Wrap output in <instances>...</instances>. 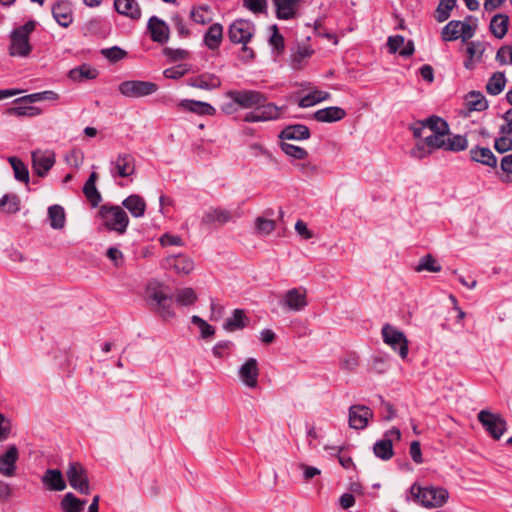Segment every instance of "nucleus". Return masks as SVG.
Masks as SVG:
<instances>
[{
	"label": "nucleus",
	"instance_id": "obj_24",
	"mask_svg": "<svg viewBox=\"0 0 512 512\" xmlns=\"http://www.w3.org/2000/svg\"><path fill=\"white\" fill-rule=\"evenodd\" d=\"M233 219V215L229 210L222 208H210L205 211L201 223L204 225H211L218 223L223 225Z\"/></svg>",
	"mask_w": 512,
	"mask_h": 512
},
{
	"label": "nucleus",
	"instance_id": "obj_43",
	"mask_svg": "<svg viewBox=\"0 0 512 512\" xmlns=\"http://www.w3.org/2000/svg\"><path fill=\"white\" fill-rule=\"evenodd\" d=\"M245 319L246 316L244 311L241 309H235L232 316L227 318L224 322V329L230 332L243 329L246 326L244 322Z\"/></svg>",
	"mask_w": 512,
	"mask_h": 512
},
{
	"label": "nucleus",
	"instance_id": "obj_5",
	"mask_svg": "<svg viewBox=\"0 0 512 512\" xmlns=\"http://www.w3.org/2000/svg\"><path fill=\"white\" fill-rule=\"evenodd\" d=\"M385 344L398 353L401 359H406L409 352V342L405 334L390 324H385L381 330Z\"/></svg>",
	"mask_w": 512,
	"mask_h": 512
},
{
	"label": "nucleus",
	"instance_id": "obj_50",
	"mask_svg": "<svg viewBox=\"0 0 512 512\" xmlns=\"http://www.w3.org/2000/svg\"><path fill=\"white\" fill-rule=\"evenodd\" d=\"M281 150L290 158L295 160H305L308 157V152L299 146L282 142L280 144Z\"/></svg>",
	"mask_w": 512,
	"mask_h": 512
},
{
	"label": "nucleus",
	"instance_id": "obj_57",
	"mask_svg": "<svg viewBox=\"0 0 512 512\" xmlns=\"http://www.w3.org/2000/svg\"><path fill=\"white\" fill-rule=\"evenodd\" d=\"M273 33L269 38V44L277 51H283L284 49V38L279 33L278 27L276 25H273L271 27Z\"/></svg>",
	"mask_w": 512,
	"mask_h": 512
},
{
	"label": "nucleus",
	"instance_id": "obj_38",
	"mask_svg": "<svg viewBox=\"0 0 512 512\" xmlns=\"http://www.w3.org/2000/svg\"><path fill=\"white\" fill-rule=\"evenodd\" d=\"M20 198L14 193H8L0 198V210L7 214H15L20 210Z\"/></svg>",
	"mask_w": 512,
	"mask_h": 512
},
{
	"label": "nucleus",
	"instance_id": "obj_48",
	"mask_svg": "<svg viewBox=\"0 0 512 512\" xmlns=\"http://www.w3.org/2000/svg\"><path fill=\"white\" fill-rule=\"evenodd\" d=\"M460 21L459 20H451L448 22L441 31V38L443 41H455L460 38L461 33L459 30Z\"/></svg>",
	"mask_w": 512,
	"mask_h": 512
},
{
	"label": "nucleus",
	"instance_id": "obj_23",
	"mask_svg": "<svg viewBox=\"0 0 512 512\" xmlns=\"http://www.w3.org/2000/svg\"><path fill=\"white\" fill-rule=\"evenodd\" d=\"M301 0H277L274 2L278 19L290 20L296 16Z\"/></svg>",
	"mask_w": 512,
	"mask_h": 512
},
{
	"label": "nucleus",
	"instance_id": "obj_17",
	"mask_svg": "<svg viewBox=\"0 0 512 512\" xmlns=\"http://www.w3.org/2000/svg\"><path fill=\"white\" fill-rule=\"evenodd\" d=\"M19 451L16 445H10L6 452L0 456V474L6 477L15 475Z\"/></svg>",
	"mask_w": 512,
	"mask_h": 512
},
{
	"label": "nucleus",
	"instance_id": "obj_60",
	"mask_svg": "<svg viewBox=\"0 0 512 512\" xmlns=\"http://www.w3.org/2000/svg\"><path fill=\"white\" fill-rule=\"evenodd\" d=\"M164 55L171 61H178L186 59L188 57V52L184 49H173L166 47L164 49Z\"/></svg>",
	"mask_w": 512,
	"mask_h": 512
},
{
	"label": "nucleus",
	"instance_id": "obj_29",
	"mask_svg": "<svg viewBox=\"0 0 512 512\" xmlns=\"http://www.w3.org/2000/svg\"><path fill=\"white\" fill-rule=\"evenodd\" d=\"M286 109V106H277L275 103L268 102L267 100L261 103L256 110H259L263 122H267L280 119Z\"/></svg>",
	"mask_w": 512,
	"mask_h": 512
},
{
	"label": "nucleus",
	"instance_id": "obj_27",
	"mask_svg": "<svg viewBox=\"0 0 512 512\" xmlns=\"http://www.w3.org/2000/svg\"><path fill=\"white\" fill-rule=\"evenodd\" d=\"M122 206L135 218H141L146 211V202L138 194H132L122 201Z\"/></svg>",
	"mask_w": 512,
	"mask_h": 512
},
{
	"label": "nucleus",
	"instance_id": "obj_9",
	"mask_svg": "<svg viewBox=\"0 0 512 512\" xmlns=\"http://www.w3.org/2000/svg\"><path fill=\"white\" fill-rule=\"evenodd\" d=\"M279 304L286 311H302L308 305L306 290L301 287L289 289L284 293Z\"/></svg>",
	"mask_w": 512,
	"mask_h": 512
},
{
	"label": "nucleus",
	"instance_id": "obj_64",
	"mask_svg": "<svg viewBox=\"0 0 512 512\" xmlns=\"http://www.w3.org/2000/svg\"><path fill=\"white\" fill-rule=\"evenodd\" d=\"M432 151L427 147L423 140L417 142L412 150V156L418 159H422L429 155Z\"/></svg>",
	"mask_w": 512,
	"mask_h": 512
},
{
	"label": "nucleus",
	"instance_id": "obj_63",
	"mask_svg": "<svg viewBox=\"0 0 512 512\" xmlns=\"http://www.w3.org/2000/svg\"><path fill=\"white\" fill-rule=\"evenodd\" d=\"M173 24L179 36L187 37L190 34L189 29L186 27V23L184 19L180 15H175L172 17Z\"/></svg>",
	"mask_w": 512,
	"mask_h": 512
},
{
	"label": "nucleus",
	"instance_id": "obj_45",
	"mask_svg": "<svg viewBox=\"0 0 512 512\" xmlns=\"http://www.w3.org/2000/svg\"><path fill=\"white\" fill-rule=\"evenodd\" d=\"M444 150L451 152L464 151L468 147V140L465 135H453L445 139Z\"/></svg>",
	"mask_w": 512,
	"mask_h": 512
},
{
	"label": "nucleus",
	"instance_id": "obj_46",
	"mask_svg": "<svg viewBox=\"0 0 512 512\" xmlns=\"http://www.w3.org/2000/svg\"><path fill=\"white\" fill-rule=\"evenodd\" d=\"M456 4L457 0H440L434 15L436 21L439 23L446 21Z\"/></svg>",
	"mask_w": 512,
	"mask_h": 512
},
{
	"label": "nucleus",
	"instance_id": "obj_36",
	"mask_svg": "<svg viewBox=\"0 0 512 512\" xmlns=\"http://www.w3.org/2000/svg\"><path fill=\"white\" fill-rule=\"evenodd\" d=\"M466 104L471 111H484L488 108L485 96L479 91H471L466 96Z\"/></svg>",
	"mask_w": 512,
	"mask_h": 512
},
{
	"label": "nucleus",
	"instance_id": "obj_2",
	"mask_svg": "<svg viewBox=\"0 0 512 512\" xmlns=\"http://www.w3.org/2000/svg\"><path fill=\"white\" fill-rule=\"evenodd\" d=\"M102 224L109 231L122 235L129 225V217L125 210L118 205L104 204L98 211Z\"/></svg>",
	"mask_w": 512,
	"mask_h": 512
},
{
	"label": "nucleus",
	"instance_id": "obj_42",
	"mask_svg": "<svg viewBox=\"0 0 512 512\" xmlns=\"http://www.w3.org/2000/svg\"><path fill=\"white\" fill-rule=\"evenodd\" d=\"M41 109L35 106L18 105L7 108L5 115L16 116V117H35L41 114Z\"/></svg>",
	"mask_w": 512,
	"mask_h": 512
},
{
	"label": "nucleus",
	"instance_id": "obj_28",
	"mask_svg": "<svg viewBox=\"0 0 512 512\" xmlns=\"http://www.w3.org/2000/svg\"><path fill=\"white\" fill-rule=\"evenodd\" d=\"M309 128L304 124H294L285 127L279 134L282 140H306L310 137Z\"/></svg>",
	"mask_w": 512,
	"mask_h": 512
},
{
	"label": "nucleus",
	"instance_id": "obj_19",
	"mask_svg": "<svg viewBox=\"0 0 512 512\" xmlns=\"http://www.w3.org/2000/svg\"><path fill=\"white\" fill-rule=\"evenodd\" d=\"M33 169L35 173L44 177L55 164V155L53 152H34L32 154Z\"/></svg>",
	"mask_w": 512,
	"mask_h": 512
},
{
	"label": "nucleus",
	"instance_id": "obj_30",
	"mask_svg": "<svg viewBox=\"0 0 512 512\" xmlns=\"http://www.w3.org/2000/svg\"><path fill=\"white\" fill-rule=\"evenodd\" d=\"M470 158L471 160L489 166V167H496L497 165V158L493 154L490 148L487 147H479L476 146L470 150Z\"/></svg>",
	"mask_w": 512,
	"mask_h": 512
},
{
	"label": "nucleus",
	"instance_id": "obj_13",
	"mask_svg": "<svg viewBox=\"0 0 512 512\" xmlns=\"http://www.w3.org/2000/svg\"><path fill=\"white\" fill-rule=\"evenodd\" d=\"M135 172V158L128 153L119 154L115 161L111 162L110 173L113 177H129Z\"/></svg>",
	"mask_w": 512,
	"mask_h": 512
},
{
	"label": "nucleus",
	"instance_id": "obj_12",
	"mask_svg": "<svg viewBox=\"0 0 512 512\" xmlns=\"http://www.w3.org/2000/svg\"><path fill=\"white\" fill-rule=\"evenodd\" d=\"M373 411L365 405L356 404L349 408V427L355 430H363L373 418Z\"/></svg>",
	"mask_w": 512,
	"mask_h": 512
},
{
	"label": "nucleus",
	"instance_id": "obj_32",
	"mask_svg": "<svg viewBox=\"0 0 512 512\" xmlns=\"http://www.w3.org/2000/svg\"><path fill=\"white\" fill-rule=\"evenodd\" d=\"M223 39V26L220 23L212 24L204 34V44L210 50H217Z\"/></svg>",
	"mask_w": 512,
	"mask_h": 512
},
{
	"label": "nucleus",
	"instance_id": "obj_58",
	"mask_svg": "<svg viewBox=\"0 0 512 512\" xmlns=\"http://www.w3.org/2000/svg\"><path fill=\"white\" fill-rule=\"evenodd\" d=\"M494 148L499 153H505L512 150V139L507 135L495 139Z\"/></svg>",
	"mask_w": 512,
	"mask_h": 512
},
{
	"label": "nucleus",
	"instance_id": "obj_11",
	"mask_svg": "<svg viewBox=\"0 0 512 512\" xmlns=\"http://www.w3.org/2000/svg\"><path fill=\"white\" fill-rule=\"evenodd\" d=\"M67 478L72 488L81 494H89L90 487L88 477L83 466L77 462L70 463L67 469Z\"/></svg>",
	"mask_w": 512,
	"mask_h": 512
},
{
	"label": "nucleus",
	"instance_id": "obj_44",
	"mask_svg": "<svg viewBox=\"0 0 512 512\" xmlns=\"http://www.w3.org/2000/svg\"><path fill=\"white\" fill-rule=\"evenodd\" d=\"M8 161L13 168L15 179L20 182L28 183L29 171L24 162L16 156L9 157Z\"/></svg>",
	"mask_w": 512,
	"mask_h": 512
},
{
	"label": "nucleus",
	"instance_id": "obj_40",
	"mask_svg": "<svg viewBox=\"0 0 512 512\" xmlns=\"http://www.w3.org/2000/svg\"><path fill=\"white\" fill-rule=\"evenodd\" d=\"M85 504L86 500H80L69 492L63 497L61 508L64 512H82Z\"/></svg>",
	"mask_w": 512,
	"mask_h": 512
},
{
	"label": "nucleus",
	"instance_id": "obj_62",
	"mask_svg": "<svg viewBox=\"0 0 512 512\" xmlns=\"http://www.w3.org/2000/svg\"><path fill=\"white\" fill-rule=\"evenodd\" d=\"M295 167L305 176L312 177L318 172L317 165L311 163V162H302L297 163Z\"/></svg>",
	"mask_w": 512,
	"mask_h": 512
},
{
	"label": "nucleus",
	"instance_id": "obj_52",
	"mask_svg": "<svg viewBox=\"0 0 512 512\" xmlns=\"http://www.w3.org/2000/svg\"><path fill=\"white\" fill-rule=\"evenodd\" d=\"M255 228L258 233L268 235L274 231L275 222L264 217H257L255 220Z\"/></svg>",
	"mask_w": 512,
	"mask_h": 512
},
{
	"label": "nucleus",
	"instance_id": "obj_39",
	"mask_svg": "<svg viewBox=\"0 0 512 512\" xmlns=\"http://www.w3.org/2000/svg\"><path fill=\"white\" fill-rule=\"evenodd\" d=\"M97 75L98 71L87 64H83L69 72V77L74 81L95 79Z\"/></svg>",
	"mask_w": 512,
	"mask_h": 512
},
{
	"label": "nucleus",
	"instance_id": "obj_8",
	"mask_svg": "<svg viewBox=\"0 0 512 512\" xmlns=\"http://www.w3.org/2000/svg\"><path fill=\"white\" fill-rule=\"evenodd\" d=\"M118 90L125 97L140 98L155 93L158 85L150 81L127 80L120 83Z\"/></svg>",
	"mask_w": 512,
	"mask_h": 512
},
{
	"label": "nucleus",
	"instance_id": "obj_55",
	"mask_svg": "<svg viewBox=\"0 0 512 512\" xmlns=\"http://www.w3.org/2000/svg\"><path fill=\"white\" fill-rule=\"evenodd\" d=\"M101 54L111 62H117L126 56V52L118 46L102 49Z\"/></svg>",
	"mask_w": 512,
	"mask_h": 512
},
{
	"label": "nucleus",
	"instance_id": "obj_3",
	"mask_svg": "<svg viewBox=\"0 0 512 512\" xmlns=\"http://www.w3.org/2000/svg\"><path fill=\"white\" fill-rule=\"evenodd\" d=\"M410 493L414 499L427 508L441 507L447 502L449 497L448 491L443 487H421L417 483L410 487Z\"/></svg>",
	"mask_w": 512,
	"mask_h": 512
},
{
	"label": "nucleus",
	"instance_id": "obj_51",
	"mask_svg": "<svg viewBox=\"0 0 512 512\" xmlns=\"http://www.w3.org/2000/svg\"><path fill=\"white\" fill-rule=\"evenodd\" d=\"M176 302L183 306H189L195 303L197 296L195 291L190 288L178 289L175 294Z\"/></svg>",
	"mask_w": 512,
	"mask_h": 512
},
{
	"label": "nucleus",
	"instance_id": "obj_47",
	"mask_svg": "<svg viewBox=\"0 0 512 512\" xmlns=\"http://www.w3.org/2000/svg\"><path fill=\"white\" fill-rule=\"evenodd\" d=\"M424 121L426 127L429 128L433 133H437L440 135L449 134V125L443 118L433 115L428 117Z\"/></svg>",
	"mask_w": 512,
	"mask_h": 512
},
{
	"label": "nucleus",
	"instance_id": "obj_18",
	"mask_svg": "<svg viewBox=\"0 0 512 512\" xmlns=\"http://www.w3.org/2000/svg\"><path fill=\"white\" fill-rule=\"evenodd\" d=\"M221 79L213 73H202L187 80V85L202 90H214L221 86Z\"/></svg>",
	"mask_w": 512,
	"mask_h": 512
},
{
	"label": "nucleus",
	"instance_id": "obj_15",
	"mask_svg": "<svg viewBox=\"0 0 512 512\" xmlns=\"http://www.w3.org/2000/svg\"><path fill=\"white\" fill-rule=\"evenodd\" d=\"M164 267L177 274L187 275L194 269V263L188 256L179 254L167 257L164 260Z\"/></svg>",
	"mask_w": 512,
	"mask_h": 512
},
{
	"label": "nucleus",
	"instance_id": "obj_25",
	"mask_svg": "<svg viewBox=\"0 0 512 512\" xmlns=\"http://www.w3.org/2000/svg\"><path fill=\"white\" fill-rule=\"evenodd\" d=\"M346 116V111L337 106L319 109L314 113V119L318 122L332 123L342 120Z\"/></svg>",
	"mask_w": 512,
	"mask_h": 512
},
{
	"label": "nucleus",
	"instance_id": "obj_61",
	"mask_svg": "<svg viewBox=\"0 0 512 512\" xmlns=\"http://www.w3.org/2000/svg\"><path fill=\"white\" fill-rule=\"evenodd\" d=\"M405 38L401 35H395L388 37L387 46L389 48L390 53H396L401 50L400 48L404 45Z\"/></svg>",
	"mask_w": 512,
	"mask_h": 512
},
{
	"label": "nucleus",
	"instance_id": "obj_49",
	"mask_svg": "<svg viewBox=\"0 0 512 512\" xmlns=\"http://www.w3.org/2000/svg\"><path fill=\"white\" fill-rule=\"evenodd\" d=\"M442 267L437 263V260L431 255L427 254L419 259L415 267V271L422 272H440Z\"/></svg>",
	"mask_w": 512,
	"mask_h": 512
},
{
	"label": "nucleus",
	"instance_id": "obj_31",
	"mask_svg": "<svg viewBox=\"0 0 512 512\" xmlns=\"http://www.w3.org/2000/svg\"><path fill=\"white\" fill-rule=\"evenodd\" d=\"M98 175L96 172H92L89 178L86 180L83 186V193L87 200L90 202L92 207H97L102 200L100 192L96 188V181Z\"/></svg>",
	"mask_w": 512,
	"mask_h": 512
},
{
	"label": "nucleus",
	"instance_id": "obj_41",
	"mask_svg": "<svg viewBox=\"0 0 512 512\" xmlns=\"http://www.w3.org/2000/svg\"><path fill=\"white\" fill-rule=\"evenodd\" d=\"M329 98H330V93H328L326 91L314 90V91L308 93L307 95H305L304 97H302L299 100L298 105L301 108H307V107H311L319 102L328 100Z\"/></svg>",
	"mask_w": 512,
	"mask_h": 512
},
{
	"label": "nucleus",
	"instance_id": "obj_56",
	"mask_svg": "<svg viewBox=\"0 0 512 512\" xmlns=\"http://www.w3.org/2000/svg\"><path fill=\"white\" fill-rule=\"evenodd\" d=\"M496 61L501 65H512V45L500 47L496 53Z\"/></svg>",
	"mask_w": 512,
	"mask_h": 512
},
{
	"label": "nucleus",
	"instance_id": "obj_33",
	"mask_svg": "<svg viewBox=\"0 0 512 512\" xmlns=\"http://www.w3.org/2000/svg\"><path fill=\"white\" fill-rule=\"evenodd\" d=\"M509 17L506 14L498 13L490 21V31L498 39L504 38L508 31Z\"/></svg>",
	"mask_w": 512,
	"mask_h": 512
},
{
	"label": "nucleus",
	"instance_id": "obj_7",
	"mask_svg": "<svg viewBox=\"0 0 512 512\" xmlns=\"http://www.w3.org/2000/svg\"><path fill=\"white\" fill-rule=\"evenodd\" d=\"M225 97L237 102L242 109H257L261 103L268 100L264 93L250 89L228 90Z\"/></svg>",
	"mask_w": 512,
	"mask_h": 512
},
{
	"label": "nucleus",
	"instance_id": "obj_37",
	"mask_svg": "<svg viewBox=\"0 0 512 512\" xmlns=\"http://www.w3.org/2000/svg\"><path fill=\"white\" fill-rule=\"evenodd\" d=\"M48 218L53 229H62L65 226V211L60 205H52L48 208Z\"/></svg>",
	"mask_w": 512,
	"mask_h": 512
},
{
	"label": "nucleus",
	"instance_id": "obj_59",
	"mask_svg": "<svg viewBox=\"0 0 512 512\" xmlns=\"http://www.w3.org/2000/svg\"><path fill=\"white\" fill-rule=\"evenodd\" d=\"M232 346L233 343L231 341H220L213 347V355L217 358H222L228 354Z\"/></svg>",
	"mask_w": 512,
	"mask_h": 512
},
{
	"label": "nucleus",
	"instance_id": "obj_54",
	"mask_svg": "<svg viewBox=\"0 0 512 512\" xmlns=\"http://www.w3.org/2000/svg\"><path fill=\"white\" fill-rule=\"evenodd\" d=\"M189 71L187 64H179L163 71V75L168 79H180Z\"/></svg>",
	"mask_w": 512,
	"mask_h": 512
},
{
	"label": "nucleus",
	"instance_id": "obj_10",
	"mask_svg": "<svg viewBox=\"0 0 512 512\" xmlns=\"http://www.w3.org/2000/svg\"><path fill=\"white\" fill-rule=\"evenodd\" d=\"M255 32L254 24L250 21L239 19L235 20L228 30V36L231 42L235 44H247Z\"/></svg>",
	"mask_w": 512,
	"mask_h": 512
},
{
	"label": "nucleus",
	"instance_id": "obj_26",
	"mask_svg": "<svg viewBox=\"0 0 512 512\" xmlns=\"http://www.w3.org/2000/svg\"><path fill=\"white\" fill-rule=\"evenodd\" d=\"M114 8L119 14L133 20L141 17V8L136 0H114Z\"/></svg>",
	"mask_w": 512,
	"mask_h": 512
},
{
	"label": "nucleus",
	"instance_id": "obj_53",
	"mask_svg": "<svg viewBox=\"0 0 512 512\" xmlns=\"http://www.w3.org/2000/svg\"><path fill=\"white\" fill-rule=\"evenodd\" d=\"M446 135H440L437 133H433L429 136H426L423 141L427 145V147L430 149V151L436 150V149H444V142Z\"/></svg>",
	"mask_w": 512,
	"mask_h": 512
},
{
	"label": "nucleus",
	"instance_id": "obj_1",
	"mask_svg": "<svg viewBox=\"0 0 512 512\" xmlns=\"http://www.w3.org/2000/svg\"><path fill=\"white\" fill-rule=\"evenodd\" d=\"M146 297L148 304L164 319L172 318L173 298L170 296L165 286L157 282H150L146 288Z\"/></svg>",
	"mask_w": 512,
	"mask_h": 512
},
{
	"label": "nucleus",
	"instance_id": "obj_21",
	"mask_svg": "<svg viewBox=\"0 0 512 512\" xmlns=\"http://www.w3.org/2000/svg\"><path fill=\"white\" fill-rule=\"evenodd\" d=\"M178 107L184 111H188L200 116H213L216 113V109L211 104L191 99L181 100L178 104Z\"/></svg>",
	"mask_w": 512,
	"mask_h": 512
},
{
	"label": "nucleus",
	"instance_id": "obj_6",
	"mask_svg": "<svg viewBox=\"0 0 512 512\" xmlns=\"http://www.w3.org/2000/svg\"><path fill=\"white\" fill-rule=\"evenodd\" d=\"M477 419L494 440H500L507 430V421L498 413L481 410L477 415Z\"/></svg>",
	"mask_w": 512,
	"mask_h": 512
},
{
	"label": "nucleus",
	"instance_id": "obj_4",
	"mask_svg": "<svg viewBox=\"0 0 512 512\" xmlns=\"http://www.w3.org/2000/svg\"><path fill=\"white\" fill-rule=\"evenodd\" d=\"M35 27L36 22L30 20L11 32V43L9 47L11 56L26 57L30 54L32 46L30 45L29 39Z\"/></svg>",
	"mask_w": 512,
	"mask_h": 512
},
{
	"label": "nucleus",
	"instance_id": "obj_35",
	"mask_svg": "<svg viewBox=\"0 0 512 512\" xmlns=\"http://www.w3.org/2000/svg\"><path fill=\"white\" fill-rule=\"evenodd\" d=\"M373 452L381 460L387 461L394 455L391 438L381 439L374 443Z\"/></svg>",
	"mask_w": 512,
	"mask_h": 512
},
{
	"label": "nucleus",
	"instance_id": "obj_34",
	"mask_svg": "<svg viewBox=\"0 0 512 512\" xmlns=\"http://www.w3.org/2000/svg\"><path fill=\"white\" fill-rule=\"evenodd\" d=\"M506 77L504 72H495L486 84V91L492 96L499 95L505 88Z\"/></svg>",
	"mask_w": 512,
	"mask_h": 512
},
{
	"label": "nucleus",
	"instance_id": "obj_20",
	"mask_svg": "<svg viewBox=\"0 0 512 512\" xmlns=\"http://www.w3.org/2000/svg\"><path fill=\"white\" fill-rule=\"evenodd\" d=\"M42 484L50 491H63L66 482L59 469H47L41 477Z\"/></svg>",
	"mask_w": 512,
	"mask_h": 512
},
{
	"label": "nucleus",
	"instance_id": "obj_22",
	"mask_svg": "<svg viewBox=\"0 0 512 512\" xmlns=\"http://www.w3.org/2000/svg\"><path fill=\"white\" fill-rule=\"evenodd\" d=\"M52 15L55 21L62 27H68L73 21L71 5L68 2L60 1L52 6Z\"/></svg>",
	"mask_w": 512,
	"mask_h": 512
},
{
	"label": "nucleus",
	"instance_id": "obj_14",
	"mask_svg": "<svg viewBox=\"0 0 512 512\" xmlns=\"http://www.w3.org/2000/svg\"><path fill=\"white\" fill-rule=\"evenodd\" d=\"M239 377L241 381L249 388H255L258 385L259 368L255 358H248L239 368Z\"/></svg>",
	"mask_w": 512,
	"mask_h": 512
},
{
	"label": "nucleus",
	"instance_id": "obj_16",
	"mask_svg": "<svg viewBox=\"0 0 512 512\" xmlns=\"http://www.w3.org/2000/svg\"><path fill=\"white\" fill-rule=\"evenodd\" d=\"M147 28L150 32V37L154 42L165 44L169 40V27L165 21L157 16L150 17Z\"/></svg>",
	"mask_w": 512,
	"mask_h": 512
}]
</instances>
